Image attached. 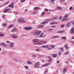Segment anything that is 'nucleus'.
Instances as JSON below:
<instances>
[{"label":"nucleus","mask_w":74,"mask_h":74,"mask_svg":"<svg viewBox=\"0 0 74 74\" xmlns=\"http://www.w3.org/2000/svg\"><path fill=\"white\" fill-rule=\"evenodd\" d=\"M24 29L27 30H32V27H25L24 28Z\"/></svg>","instance_id":"nucleus-1"},{"label":"nucleus","mask_w":74,"mask_h":74,"mask_svg":"<svg viewBox=\"0 0 74 74\" xmlns=\"http://www.w3.org/2000/svg\"><path fill=\"white\" fill-rule=\"evenodd\" d=\"M71 34H74V27H72L71 31Z\"/></svg>","instance_id":"nucleus-2"},{"label":"nucleus","mask_w":74,"mask_h":74,"mask_svg":"<svg viewBox=\"0 0 74 74\" xmlns=\"http://www.w3.org/2000/svg\"><path fill=\"white\" fill-rule=\"evenodd\" d=\"M50 25H56L58 24V22H52L50 23Z\"/></svg>","instance_id":"nucleus-3"},{"label":"nucleus","mask_w":74,"mask_h":74,"mask_svg":"<svg viewBox=\"0 0 74 74\" xmlns=\"http://www.w3.org/2000/svg\"><path fill=\"white\" fill-rule=\"evenodd\" d=\"M9 7L10 8H14V3L12 2L11 4L9 5Z\"/></svg>","instance_id":"nucleus-4"},{"label":"nucleus","mask_w":74,"mask_h":74,"mask_svg":"<svg viewBox=\"0 0 74 74\" xmlns=\"http://www.w3.org/2000/svg\"><path fill=\"white\" fill-rule=\"evenodd\" d=\"M0 45L1 46H3L4 47H6V45L3 43H0Z\"/></svg>","instance_id":"nucleus-5"},{"label":"nucleus","mask_w":74,"mask_h":74,"mask_svg":"<svg viewBox=\"0 0 74 74\" xmlns=\"http://www.w3.org/2000/svg\"><path fill=\"white\" fill-rule=\"evenodd\" d=\"M49 65V63L45 64H44L43 65H42V67H47V66H48V65Z\"/></svg>","instance_id":"nucleus-6"},{"label":"nucleus","mask_w":74,"mask_h":74,"mask_svg":"<svg viewBox=\"0 0 74 74\" xmlns=\"http://www.w3.org/2000/svg\"><path fill=\"white\" fill-rule=\"evenodd\" d=\"M64 47H65V49H68V44L66 43L64 45Z\"/></svg>","instance_id":"nucleus-7"},{"label":"nucleus","mask_w":74,"mask_h":74,"mask_svg":"<svg viewBox=\"0 0 74 74\" xmlns=\"http://www.w3.org/2000/svg\"><path fill=\"white\" fill-rule=\"evenodd\" d=\"M64 30L59 31H57V33H64Z\"/></svg>","instance_id":"nucleus-8"},{"label":"nucleus","mask_w":74,"mask_h":74,"mask_svg":"<svg viewBox=\"0 0 74 74\" xmlns=\"http://www.w3.org/2000/svg\"><path fill=\"white\" fill-rule=\"evenodd\" d=\"M14 43H11L10 45V48H12V47H13V46H14Z\"/></svg>","instance_id":"nucleus-9"},{"label":"nucleus","mask_w":74,"mask_h":74,"mask_svg":"<svg viewBox=\"0 0 74 74\" xmlns=\"http://www.w3.org/2000/svg\"><path fill=\"white\" fill-rule=\"evenodd\" d=\"M10 11V9H6L4 10V12L5 13V12H8V11Z\"/></svg>","instance_id":"nucleus-10"},{"label":"nucleus","mask_w":74,"mask_h":74,"mask_svg":"<svg viewBox=\"0 0 74 74\" xmlns=\"http://www.w3.org/2000/svg\"><path fill=\"white\" fill-rule=\"evenodd\" d=\"M59 37V35H56V36H53L52 37V38H58Z\"/></svg>","instance_id":"nucleus-11"},{"label":"nucleus","mask_w":74,"mask_h":74,"mask_svg":"<svg viewBox=\"0 0 74 74\" xmlns=\"http://www.w3.org/2000/svg\"><path fill=\"white\" fill-rule=\"evenodd\" d=\"M67 71V68H65L63 70V72L64 73H65Z\"/></svg>","instance_id":"nucleus-12"},{"label":"nucleus","mask_w":74,"mask_h":74,"mask_svg":"<svg viewBox=\"0 0 74 74\" xmlns=\"http://www.w3.org/2000/svg\"><path fill=\"white\" fill-rule=\"evenodd\" d=\"M68 17V14H66L63 17L64 18V19H67V18Z\"/></svg>","instance_id":"nucleus-13"},{"label":"nucleus","mask_w":74,"mask_h":74,"mask_svg":"<svg viewBox=\"0 0 74 74\" xmlns=\"http://www.w3.org/2000/svg\"><path fill=\"white\" fill-rule=\"evenodd\" d=\"M43 34H44V33H42L40 36V37H45V36H44V35H43Z\"/></svg>","instance_id":"nucleus-14"},{"label":"nucleus","mask_w":74,"mask_h":74,"mask_svg":"<svg viewBox=\"0 0 74 74\" xmlns=\"http://www.w3.org/2000/svg\"><path fill=\"white\" fill-rule=\"evenodd\" d=\"M48 21H44L41 23V25H43V24H45V23H47Z\"/></svg>","instance_id":"nucleus-15"},{"label":"nucleus","mask_w":74,"mask_h":74,"mask_svg":"<svg viewBox=\"0 0 74 74\" xmlns=\"http://www.w3.org/2000/svg\"><path fill=\"white\" fill-rule=\"evenodd\" d=\"M34 9L35 10H39V9H40V8L38 7H36L34 8Z\"/></svg>","instance_id":"nucleus-16"},{"label":"nucleus","mask_w":74,"mask_h":74,"mask_svg":"<svg viewBox=\"0 0 74 74\" xmlns=\"http://www.w3.org/2000/svg\"><path fill=\"white\" fill-rule=\"evenodd\" d=\"M68 21V19H65L64 18L62 20V21Z\"/></svg>","instance_id":"nucleus-17"},{"label":"nucleus","mask_w":74,"mask_h":74,"mask_svg":"<svg viewBox=\"0 0 74 74\" xmlns=\"http://www.w3.org/2000/svg\"><path fill=\"white\" fill-rule=\"evenodd\" d=\"M16 29L14 28L13 29H12L11 31V32H15V31H16Z\"/></svg>","instance_id":"nucleus-18"},{"label":"nucleus","mask_w":74,"mask_h":74,"mask_svg":"<svg viewBox=\"0 0 74 74\" xmlns=\"http://www.w3.org/2000/svg\"><path fill=\"white\" fill-rule=\"evenodd\" d=\"M57 8L58 10H62V8L60 7H58Z\"/></svg>","instance_id":"nucleus-19"},{"label":"nucleus","mask_w":74,"mask_h":74,"mask_svg":"<svg viewBox=\"0 0 74 74\" xmlns=\"http://www.w3.org/2000/svg\"><path fill=\"white\" fill-rule=\"evenodd\" d=\"M61 39L63 40H66V38L65 37H62Z\"/></svg>","instance_id":"nucleus-20"},{"label":"nucleus","mask_w":74,"mask_h":74,"mask_svg":"<svg viewBox=\"0 0 74 74\" xmlns=\"http://www.w3.org/2000/svg\"><path fill=\"white\" fill-rule=\"evenodd\" d=\"M40 62H36L35 63L36 65H40Z\"/></svg>","instance_id":"nucleus-21"},{"label":"nucleus","mask_w":74,"mask_h":74,"mask_svg":"<svg viewBox=\"0 0 74 74\" xmlns=\"http://www.w3.org/2000/svg\"><path fill=\"white\" fill-rule=\"evenodd\" d=\"M49 61L50 62H51V61H52V58L51 57H49Z\"/></svg>","instance_id":"nucleus-22"},{"label":"nucleus","mask_w":74,"mask_h":74,"mask_svg":"<svg viewBox=\"0 0 74 74\" xmlns=\"http://www.w3.org/2000/svg\"><path fill=\"white\" fill-rule=\"evenodd\" d=\"M34 42H38V39H35L34 40Z\"/></svg>","instance_id":"nucleus-23"},{"label":"nucleus","mask_w":74,"mask_h":74,"mask_svg":"<svg viewBox=\"0 0 74 74\" xmlns=\"http://www.w3.org/2000/svg\"><path fill=\"white\" fill-rule=\"evenodd\" d=\"M57 55L56 54H54L53 55V57H57Z\"/></svg>","instance_id":"nucleus-24"},{"label":"nucleus","mask_w":74,"mask_h":74,"mask_svg":"<svg viewBox=\"0 0 74 74\" xmlns=\"http://www.w3.org/2000/svg\"><path fill=\"white\" fill-rule=\"evenodd\" d=\"M2 26H4V27H5V26H7V24L6 23H4L3 24Z\"/></svg>","instance_id":"nucleus-25"},{"label":"nucleus","mask_w":74,"mask_h":74,"mask_svg":"<svg viewBox=\"0 0 74 74\" xmlns=\"http://www.w3.org/2000/svg\"><path fill=\"white\" fill-rule=\"evenodd\" d=\"M38 32H36L34 34L35 36H38Z\"/></svg>","instance_id":"nucleus-26"},{"label":"nucleus","mask_w":74,"mask_h":74,"mask_svg":"<svg viewBox=\"0 0 74 74\" xmlns=\"http://www.w3.org/2000/svg\"><path fill=\"white\" fill-rule=\"evenodd\" d=\"M18 21L19 22H22V20L21 19H20L18 20Z\"/></svg>","instance_id":"nucleus-27"},{"label":"nucleus","mask_w":74,"mask_h":74,"mask_svg":"<svg viewBox=\"0 0 74 74\" xmlns=\"http://www.w3.org/2000/svg\"><path fill=\"white\" fill-rule=\"evenodd\" d=\"M41 33V31H39L38 32V36H39V34H40Z\"/></svg>","instance_id":"nucleus-28"},{"label":"nucleus","mask_w":74,"mask_h":74,"mask_svg":"<svg viewBox=\"0 0 74 74\" xmlns=\"http://www.w3.org/2000/svg\"><path fill=\"white\" fill-rule=\"evenodd\" d=\"M68 53H69V52H66L64 53V55H67V54H68Z\"/></svg>","instance_id":"nucleus-29"},{"label":"nucleus","mask_w":74,"mask_h":74,"mask_svg":"<svg viewBox=\"0 0 74 74\" xmlns=\"http://www.w3.org/2000/svg\"><path fill=\"white\" fill-rule=\"evenodd\" d=\"M56 18H57V17H54L51 20H55V19H56Z\"/></svg>","instance_id":"nucleus-30"},{"label":"nucleus","mask_w":74,"mask_h":74,"mask_svg":"<svg viewBox=\"0 0 74 74\" xmlns=\"http://www.w3.org/2000/svg\"><path fill=\"white\" fill-rule=\"evenodd\" d=\"M13 37L14 38H17V37H18L17 36H15V35H14Z\"/></svg>","instance_id":"nucleus-31"},{"label":"nucleus","mask_w":74,"mask_h":74,"mask_svg":"<svg viewBox=\"0 0 74 74\" xmlns=\"http://www.w3.org/2000/svg\"><path fill=\"white\" fill-rule=\"evenodd\" d=\"M49 48V46L47 45H45V48Z\"/></svg>","instance_id":"nucleus-32"},{"label":"nucleus","mask_w":74,"mask_h":74,"mask_svg":"<svg viewBox=\"0 0 74 74\" xmlns=\"http://www.w3.org/2000/svg\"><path fill=\"white\" fill-rule=\"evenodd\" d=\"M28 64H32V63L30 61H28L27 62Z\"/></svg>","instance_id":"nucleus-33"},{"label":"nucleus","mask_w":74,"mask_h":74,"mask_svg":"<svg viewBox=\"0 0 74 74\" xmlns=\"http://www.w3.org/2000/svg\"><path fill=\"white\" fill-rule=\"evenodd\" d=\"M64 27V24H63L61 25L60 27Z\"/></svg>","instance_id":"nucleus-34"},{"label":"nucleus","mask_w":74,"mask_h":74,"mask_svg":"<svg viewBox=\"0 0 74 74\" xmlns=\"http://www.w3.org/2000/svg\"><path fill=\"white\" fill-rule=\"evenodd\" d=\"M13 27V25H11L9 26V28H11V27Z\"/></svg>","instance_id":"nucleus-35"},{"label":"nucleus","mask_w":74,"mask_h":74,"mask_svg":"<svg viewBox=\"0 0 74 74\" xmlns=\"http://www.w3.org/2000/svg\"><path fill=\"white\" fill-rule=\"evenodd\" d=\"M55 1L54 0H50V2L51 3H53V2H54Z\"/></svg>","instance_id":"nucleus-36"},{"label":"nucleus","mask_w":74,"mask_h":74,"mask_svg":"<svg viewBox=\"0 0 74 74\" xmlns=\"http://www.w3.org/2000/svg\"><path fill=\"white\" fill-rule=\"evenodd\" d=\"M36 14V12H32V14L33 15H35V14Z\"/></svg>","instance_id":"nucleus-37"},{"label":"nucleus","mask_w":74,"mask_h":74,"mask_svg":"<svg viewBox=\"0 0 74 74\" xmlns=\"http://www.w3.org/2000/svg\"><path fill=\"white\" fill-rule=\"evenodd\" d=\"M55 46V45H52L51 46V47H52V48H53Z\"/></svg>","instance_id":"nucleus-38"},{"label":"nucleus","mask_w":74,"mask_h":74,"mask_svg":"<svg viewBox=\"0 0 74 74\" xmlns=\"http://www.w3.org/2000/svg\"><path fill=\"white\" fill-rule=\"evenodd\" d=\"M45 14V12H43L42 14L41 15L42 16L44 15Z\"/></svg>","instance_id":"nucleus-39"},{"label":"nucleus","mask_w":74,"mask_h":74,"mask_svg":"<svg viewBox=\"0 0 74 74\" xmlns=\"http://www.w3.org/2000/svg\"><path fill=\"white\" fill-rule=\"evenodd\" d=\"M8 3H9L8 2H7L5 4H4L3 5H7V4H8Z\"/></svg>","instance_id":"nucleus-40"},{"label":"nucleus","mask_w":74,"mask_h":74,"mask_svg":"<svg viewBox=\"0 0 74 74\" xmlns=\"http://www.w3.org/2000/svg\"><path fill=\"white\" fill-rule=\"evenodd\" d=\"M4 36V34H0V37H2L3 36Z\"/></svg>","instance_id":"nucleus-41"},{"label":"nucleus","mask_w":74,"mask_h":74,"mask_svg":"<svg viewBox=\"0 0 74 74\" xmlns=\"http://www.w3.org/2000/svg\"><path fill=\"white\" fill-rule=\"evenodd\" d=\"M22 23H25L26 22V21L25 20H22Z\"/></svg>","instance_id":"nucleus-42"},{"label":"nucleus","mask_w":74,"mask_h":74,"mask_svg":"<svg viewBox=\"0 0 74 74\" xmlns=\"http://www.w3.org/2000/svg\"><path fill=\"white\" fill-rule=\"evenodd\" d=\"M42 48H45V45H43L42 47Z\"/></svg>","instance_id":"nucleus-43"},{"label":"nucleus","mask_w":74,"mask_h":74,"mask_svg":"<svg viewBox=\"0 0 74 74\" xmlns=\"http://www.w3.org/2000/svg\"><path fill=\"white\" fill-rule=\"evenodd\" d=\"M69 10H73V8L71 7L69 8Z\"/></svg>","instance_id":"nucleus-44"},{"label":"nucleus","mask_w":74,"mask_h":74,"mask_svg":"<svg viewBox=\"0 0 74 74\" xmlns=\"http://www.w3.org/2000/svg\"><path fill=\"white\" fill-rule=\"evenodd\" d=\"M39 26H40V27H44V25H40Z\"/></svg>","instance_id":"nucleus-45"},{"label":"nucleus","mask_w":74,"mask_h":74,"mask_svg":"<svg viewBox=\"0 0 74 74\" xmlns=\"http://www.w3.org/2000/svg\"><path fill=\"white\" fill-rule=\"evenodd\" d=\"M25 0H21V2H25Z\"/></svg>","instance_id":"nucleus-46"},{"label":"nucleus","mask_w":74,"mask_h":74,"mask_svg":"<svg viewBox=\"0 0 74 74\" xmlns=\"http://www.w3.org/2000/svg\"><path fill=\"white\" fill-rule=\"evenodd\" d=\"M25 68H26L27 69H28V66H25Z\"/></svg>","instance_id":"nucleus-47"},{"label":"nucleus","mask_w":74,"mask_h":74,"mask_svg":"<svg viewBox=\"0 0 74 74\" xmlns=\"http://www.w3.org/2000/svg\"><path fill=\"white\" fill-rule=\"evenodd\" d=\"M73 39H74V36H73L71 38V40H73Z\"/></svg>","instance_id":"nucleus-48"},{"label":"nucleus","mask_w":74,"mask_h":74,"mask_svg":"<svg viewBox=\"0 0 74 74\" xmlns=\"http://www.w3.org/2000/svg\"><path fill=\"white\" fill-rule=\"evenodd\" d=\"M61 54H62V53H61V52H60V53H59L58 55L59 56H60V55Z\"/></svg>","instance_id":"nucleus-49"},{"label":"nucleus","mask_w":74,"mask_h":74,"mask_svg":"<svg viewBox=\"0 0 74 74\" xmlns=\"http://www.w3.org/2000/svg\"><path fill=\"white\" fill-rule=\"evenodd\" d=\"M45 11H48V10L47 9H45Z\"/></svg>","instance_id":"nucleus-50"},{"label":"nucleus","mask_w":74,"mask_h":74,"mask_svg":"<svg viewBox=\"0 0 74 74\" xmlns=\"http://www.w3.org/2000/svg\"><path fill=\"white\" fill-rule=\"evenodd\" d=\"M60 49L62 51H63V48H61Z\"/></svg>","instance_id":"nucleus-51"},{"label":"nucleus","mask_w":74,"mask_h":74,"mask_svg":"<svg viewBox=\"0 0 74 74\" xmlns=\"http://www.w3.org/2000/svg\"><path fill=\"white\" fill-rule=\"evenodd\" d=\"M6 43H9V42H10V41L7 40L6 41Z\"/></svg>","instance_id":"nucleus-52"},{"label":"nucleus","mask_w":74,"mask_h":74,"mask_svg":"<svg viewBox=\"0 0 74 74\" xmlns=\"http://www.w3.org/2000/svg\"><path fill=\"white\" fill-rule=\"evenodd\" d=\"M65 0H60L61 2H63V1H65Z\"/></svg>","instance_id":"nucleus-53"},{"label":"nucleus","mask_w":74,"mask_h":74,"mask_svg":"<svg viewBox=\"0 0 74 74\" xmlns=\"http://www.w3.org/2000/svg\"><path fill=\"white\" fill-rule=\"evenodd\" d=\"M48 50H51V48H48Z\"/></svg>","instance_id":"nucleus-54"},{"label":"nucleus","mask_w":74,"mask_h":74,"mask_svg":"<svg viewBox=\"0 0 74 74\" xmlns=\"http://www.w3.org/2000/svg\"><path fill=\"white\" fill-rule=\"evenodd\" d=\"M14 59H15V60H16L15 62H18V60H16V58H14Z\"/></svg>","instance_id":"nucleus-55"},{"label":"nucleus","mask_w":74,"mask_h":74,"mask_svg":"<svg viewBox=\"0 0 74 74\" xmlns=\"http://www.w3.org/2000/svg\"><path fill=\"white\" fill-rule=\"evenodd\" d=\"M48 72V70H47L46 71H45V73H47Z\"/></svg>","instance_id":"nucleus-56"},{"label":"nucleus","mask_w":74,"mask_h":74,"mask_svg":"<svg viewBox=\"0 0 74 74\" xmlns=\"http://www.w3.org/2000/svg\"><path fill=\"white\" fill-rule=\"evenodd\" d=\"M52 27H55V25H52Z\"/></svg>","instance_id":"nucleus-57"},{"label":"nucleus","mask_w":74,"mask_h":74,"mask_svg":"<svg viewBox=\"0 0 74 74\" xmlns=\"http://www.w3.org/2000/svg\"><path fill=\"white\" fill-rule=\"evenodd\" d=\"M2 18H4V15H2Z\"/></svg>","instance_id":"nucleus-58"},{"label":"nucleus","mask_w":74,"mask_h":74,"mask_svg":"<svg viewBox=\"0 0 74 74\" xmlns=\"http://www.w3.org/2000/svg\"><path fill=\"white\" fill-rule=\"evenodd\" d=\"M3 67V66H0V69H2V68Z\"/></svg>","instance_id":"nucleus-59"},{"label":"nucleus","mask_w":74,"mask_h":74,"mask_svg":"<svg viewBox=\"0 0 74 74\" xmlns=\"http://www.w3.org/2000/svg\"><path fill=\"white\" fill-rule=\"evenodd\" d=\"M34 58H36V55H34Z\"/></svg>","instance_id":"nucleus-60"},{"label":"nucleus","mask_w":74,"mask_h":74,"mask_svg":"<svg viewBox=\"0 0 74 74\" xmlns=\"http://www.w3.org/2000/svg\"><path fill=\"white\" fill-rule=\"evenodd\" d=\"M59 19H62V17H60L59 18Z\"/></svg>","instance_id":"nucleus-61"},{"label":"nucleus","mask_w":74,"mask_h":74,"mask_svg":"<svg viewBox=\"0 0 74 74\" xmlns=\"http://www.w3.org/2000/svg\"><path fill=\"white\" fill-rule=\"evenodd\" d=\"M47 42V41H45L44 42V44H45V43H46V42Z\"/></svg>","instance_id":"nucleus-62"},{"label":"nucleus","mask_w":74,"mask_h":74,"mask_svg":"<svg viewBox=\"0 0 74 74\" xmlns=\"http://www.w3.org/2000/svg\"><path fill=\"white\" fill-rule=\"evenodd\" d=\"M59 61H58L57 63L58 64V63H59Z\"/></svg>","instance_id":"nucleus-63"},{"label":"nucleus","mask_w":74,"mask_h":74,"mask_svg":"<svg viewBox=\"0 0 74 74\" xmlns=\"http://www.w3.org/2000/svg\"><path fill=\"white\" fill-rule=\"evenodd\" d=\"M34 67H38V66H36L35 65H34Z\"/></svg>","instance_id":"nucleus-64"}]
</instances>
